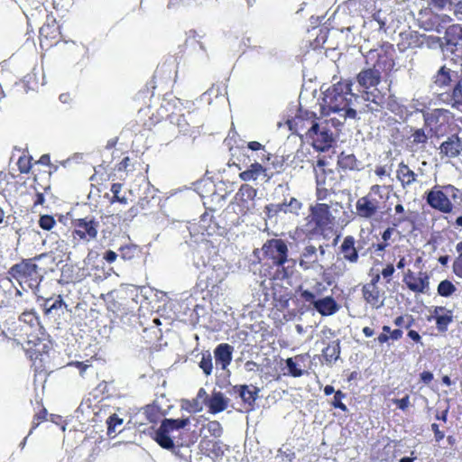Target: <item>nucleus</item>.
<instances>
[{"mask_svg": "<svg viewBox=\"0 0 462 462\" xmlns=\"http://www.w3.org/2000/svg\"><path fill=\"white\" fill-rule=\"evenodd\" d=\"M189 423V418L185 419H164L161 426L152 431L153 439L165 449H173L175 445L173 439L174 432L185 428Z\"/></svg>", "mask_w": 462, "mask_h": 462, "instance_id": "f257e3e1", "label": "nucleus"}, {"mask_svg": "<svg viewBox=\"0 0 462 462\" xmlns=\"http://www.w3.org/2000/svg\"><path fill=\"white\" fill-rule=\"evenodd\" d=\"M262 250L267 257L273 260L276 266H283L288 262V247L282 239L267 240Z\"/></svg>", "mask_w": 462, "mask_h": 462, "instance_id": "f03ea898", "label": "nucleus"}, {"mask_svg": "<svg viewBox=\"0 0 462 462\" xmlns=\"http://www.w3.org/2000/svg\"><path fill=\"white\" fill-rule=\"evenodd\" d=\"M72 225L74 226L73 234L80 239L90 241L97 238L99 222L93 217L75 219L72 221Z\"/></svg>", "mask_w": 462, "mask_h": 462, "instance_id": "7ed1b4c3", "label": "nucleus"}, {"mask_svg": "<svg viewBox=\"0 0 462 462\" xmlns=\"http://www.w3.org/2000/svg\"><path fill=\"white\" fill-rule=\"evenodd\" d=\"M346 96H337L335 102L337 107H328L329 111L337 113L344 121L346 118L356 119L357 116L356 110L353 107L357 97L355 95L348 97Z\"/></svg>", "mask_w": 462, "mask_h": 462, "instance_id": "20e7f679", "label": "nucleus"}, {"mask_svg": "<svg viewBox=\"0 0 462 462\" xmlns=\"http://www.w3.org/2000/svg\"><path fill=\"white\" fill-rule=\"evenodd\" d=\"M14 279L29 278L31 281L36 282L38 278V265L32 263L30 259L23 260L19 263L13 265L9 272Z\"/></svg>", "mask_w": 462, "mask_h": 462, "instance_id": "39448f33", "label": "nucleus"}, {"mask_svg": "<svg viewBox=\"0 0 462 462\" xmlns=\"http://www.w3.org/2000/svg\"><path fill=\"white\" fill-rule=\"evenodd\" d=\"M351 83L339 81L334 84L332 88H328L324 92L323 101L325 106L328 107H337V105L335 102L337 96L354 95L351 92Z\"/></svg>", "mask_w": 462, "mask_h": 462, "instance_id": "423d86ee", "label": "nucleus"}, {"mask_svg": "<svg viewBox=\"0 0 462 462\" xmlns=\"http://www.w3.org/2000/svg\"><path fill=\"white\" fill-rule=\"evenodd\" d=\"M426 200L432 208L438 209L443 213L452 211L453 205L447 194L442 190H436L435 189L430 190L427 193Z\"/></svg>", "mask_w": 462, "mask_h": 462, "instance_id": "0eeeda50", "label": "nucleus"}, {"mask_svg": "<svg viewBox=\"0 0 462 462\" xmlns=\"http://www.w3.org/2000/svg\"><path fill=\"white\" fill-rule=\"evenodd\" d=\"M220 282L219 273L215 269H209L200 273L197 285L201 291L207 290L212 295L213 293H218V284Z\"/></svg>", "mask_w": 462, "mask_h": 462, "instance_id": "6e6552de", "label": "nucleus"}, {"mask_svg": "<svg viewBox=\"0 0 462 462\" xmlns=\"http://www.w3.org/2000/svg\"><path fill=\"white\" fill-rule=\"evenodd\" d=\"M403 282L414 292L426 293L430 286L429 275L427 273L422 272H420L419 276L416 277L411 270H408L404 275Z\"/></svg>", "mask_w": 462, "mask_h": 462, "instance_id": "1a4fd4ad", "label": "nucleus"}, {"mask_svg": "<svg viewBox=\"0 0 462 462\" xmlns=\"http://www.w3.org/2000/svg\"><path fill=\"white\" fill-rule=\"evenodd\" d=\"M446 51L455 53L458 46L462 47V26L452 24L448 26L443 37Z\"/></svg>", "mask_w": 462, "mask_h": 462, "instance_id": "9d476101", "label": "nucleus"}, {"mask_svg": "<svg viewBox=\"0 0 462 462\" xmlns=\"http://www.w3.org/2000/svg\"><path fill=\"white\" fill-rule=\"evenodd\" d=\"M312 220L317 226L324 228L333 225L334 217L329 211V207L327 204L320 203L312 208Z\"/></svg>", "mask_w": 462, "mask_h": 462, "instance_id": "9b49d317", "label": "nucleus"}, {"mask_svg": "<svg viewBox=\"0 0 462 462\" xmlns=\"http://www.w3.org/2000/svg\"><path fill=\"white\" fill-rule=\"evenodd\" d=\"M461 152L462 140L458 137L457 134L450 135L439 146V153L448 158L458 157Z\"/></svg>", "mask_w": 462, "mask_h": 462, "instance_id": "f8f14e48", "label": "nucleus"}, {"mask_svg": "<svg viewBox=\"0 0 462 462\" xmlns=\"http://www.w3.org/2000/svg\"><path fill=\"white\" fill-rule=\"evenodd\" d=\"M234 393H237L245 404L248 405L249 411L254 409L255 400L258 398L260 389L254 385H236L233 387Z\"/></svg>", "mask_w": 462, "mask_h": 462, "instance_id": "ddd939ff", "label": "nucleus"}, {"mask_svg": "<svg viewBox=\"0 0 462 462\" xmlns=\"http://www.w3.org/2000/svg\"><path fill=\"white\" fill-rule=\"evenodd\" d=\"M319 261L317 246L307 244L300 253L299 265L303 270H310L314 267Z\"/></svg>", "mask_w": 462, "mask_h": 462, "instance_id": "4468645a", "label": "nucleus"}, {"mask_svg": "<svg viewBox=\"0 0 462 462\" xmlns=\"http://www.w3.org/2000/svg\"><path fill=\"white\" fill-rule=\"evenodd\" d=\"M459 75L460 71H454L443 66L437 72L434 83L440 88L454 86V84H457Z\"/></svg>", "mask_w": 462, "mask_h": 462, "instance_id": "2eb2a0df", "label": "nucleus"}, {"mask_svg": "<svg viewBox=\"0 0 462 462\" xmlns=\"http://www.w3.org/2000/svg\"><path fill=\"white\" fill-rule=\"evenodd\" d=\"M358 84L364 88L375 87L381 79V73L377 69L369 68L361 70L356 77Z\"/></svg>", "mask_w": 462, "mask_h": 462, "instance_id": "dca6fc26", "label": "nucleus"}, {"mask_svg": "<svg viewBox=\"0 0 462 462\" xmlns=\"http://www.w3.org/2000/svg\"><path fill=\"white\" fill-rule=\"evenodd\" d=\"M378 201L371 199L370 196L360 198L356 205L357 214L365 218L372 217L377 211Z\"/></svg>", "mask_w": 462, "mask_h": 462, "instance_id": "f3484780", "label": "nucleus"}, {"mask_svg": "<svg viewBox=\"0 0 462 462\" xmlns=\"http://www.w3.org/2000/svg\"><path fill=\"white\" fill-rule=\"evenodd\" d=\"M261 175L266 178V180H270L273 176V172H269L266 167L255 162L251 164L248 170L241 172L239 177L245 181H250L257 180Z\"/></svg>", "mask_w": 462, "mask_h": 462, "instance_id": "a211bd4d", "label": "nucleus"}, {"mask_svg": "<svg viewBox=\"0 0 462 462\" xmlns=\"http://www.w3.org/2000/svg\"><path fill=\"white\" fill-rule=\"evenodd\" d=\"M234 347L226 343L218 345L215 351L216 365H221L223 370L226 369L232 361V354Z\"/></svg>", "mask_w": 462, "mask_h": 462, "instance_id": "6ab92c4d", "label": "nucleus"}, {"mask_svg": "<svg viewBox=\"0 0 462 462\" xmlns=\"http://www.w3.org/2000/svg\"><path fill=\"white\" fill-rule=\"evenodd\" d=\"M355 238L352 236H347L344 238V241L339 247V252L343 254V258L352 263H357L359 258L358 251L355 246Z\"/></svg>", "mask_w": 462, "mask_h": 462, "instance_id": "aec40b11", "label": "nucleus"}, {"mask_svg": "<svg viewBox=\"0 0 462 462\" xmlns=\"http://www.w3.org/2000/svg\"><path fill=\"white\" fill-rule=\"evenodd\" d=\"M314 309L322 316H328L336 313L339 306L332 297L328 296L314 301Z\"/></svg>", "mask_w": 462, "mask_h": 462, "instance_id": "412c9836", "label": "nucleus"}, {"mask_svg": "<svg viewBox=\"0 0 462 462\" xmlns=\"http://www.w3.org/2000/svg\"><path fill=\"white\" fill-rule=\"evenodd\" d=\"M170 124L171 127H176L179 130V133L183 135H192L195 132V127L190 126L189 120L184 115L170 116Z\"/></svg>", "mask_w": 462, "mask_h": 462, "instance_id": "4be33fe9", "label": "nucleus"}, {"mask_svg": "<svg viewBox=\"0 0 462 462\" xmlns=\"http://www.w3.org/2000/svg\"><path fill=\"white\" fill-rule=\"evenodd\" d=\"M229 399L226 398L221 392H214L207 400V405L211 413H217L227 408Z\"/></svg>", "mask_w": 462, "mask_h": 462, "instance_id": "5701e85b", "label": "nucleus"}, {"mask_svg": "<svg viewBox=\"0 0 462 462\" xmlns=\"http://www.w3.org/2000/svg\"><path fill=\"white\" fill-rule=\"evenodd\" d=\"M362 291L365 300L374 308L379 309L383 306V300L379 301L380 291L374 282L365 285Z\"/></svg>", "mask_w": 462, "mask_h": 462, "instance_id": "b1692460", "label": "nucleus"}, {"mask_svg": "<svg viewBox=\"0 0 462 462\" xmlns=\"http://www.w3.org/2000/svg\"><path fill=\"white\" fill-rule=\"evenodd\" d=\"M337 165L343 170L360 171L361 162L357 161L353 153L342 152L337 157Z\"/></svg>", "mask_w": 462, "mask_h": 462, "instance_id": "393cba45", "label": "nucleus"}, {"mask_svg": "<svg viewBox=\"0 0 462 462\" xmlns=\"http://www.w3.org/2000/svg\"><path fill=\"white\" fill-rule=\"evenodd\" d=\"M322 355L328 364L336 362L340 356V341L339 339L334 340L327 345L322 350Z\"/></svg>", "mask_w": 462, "mask_h": 462, "instance_id": "a878e982", "label": "nucleus"}, {"mask_svg": "<svg viewBox=\"0 0 462 462\" xmlns=\"http://www.w3.org/2000/svg\"><path fill=\"white\" fill-rule=\"evenodd\" d=\"M332 142H333L332 133L328 129L324 127L321 129V131L319 132V134L318 135L317 139L315 140L314 147L317 150L325 152L331 146Z\"/></svg>", "mask_w": 462, "mask_h": 462, "instance_id": "bb28decb", "label": "nucleus"}, {"mask_svg": "<svg viewBox=\"0 0 462 462\" xmlns=\"http://www.w3.org/2000/svg\"><path fill=\"white\" fill-rule=\"evenodd\" d=\"M277 206L281 208V216L288 213L297 215L301 208V203L291 197L289 199H284L282 202L277 203Z\"/></svg>", "mask_w": 462, "mask_h": 462, "instance_id": "cd10ccee", "label": "nucleus"}, {"mask_svg": "<svg viewBox=\"0 0 462 462\" xmlns=\"http://www.w3.org/2000/svg\"><path fill=\"white\" fill-rule=\"evenodd\" d=\"M397 178L402 181V185H411L416 180V174L403 162L400 163L397 171Z\"/></svg>", "mask_w": 462, "mask_h": 462, "instance_id": "c85d7f7f", "label": "nucleus"}, {"mask_svg": "<svg viewBox=\"0 0 462 462\" xmlns=\"http://www.w3.org/2000/svg\"><path fill=\"white\" fill-rule=\"evenodd\" d=\"M199 447L201 450L207 455L213 454L218 457L219 454L221 453L219 442L209 439L207 437L202 438V439L199 442Z\"/></svg>", "mask_w": 462, "mask_h": 462, "instance_id": "c756f323", "label": "nucleus"}, {"mask_svg": "<svg viewBox=\"0 0 462 462\" xmlns=\"http://www.w3.org/2000/svg\"><path fill=\"white\" fill-rule=\"evenodd\" d=\"M40 40L41 44L42 45L43 39L44 40H57L60 35V27H49L48 25H42L40 28Z\"/></svg>", "mask_w": 462, "mask_h": 462, "instance_id": "7c9ffc66", "label": "nucleus"}, {"mask_svg": "<svg viewBox=\"0 0 462 462\" xmlns=\"http://www.w3.org/2000/svg\"><path fill=\"white\" fill-rule=\"evenodd\" d=\"M207 400H208L207 392L204 388H200L197 397L190 402V407L194 411H200L203 409V404L207 405Z\"/></svg>", "mask_w": 462, "mask_h": 462, "instance_id": "2f4dec72", "label": "nucleus"}, {"mask_svg": "<svg viewBox=\"0 0 462 462\" xmlns=\"http://www.w3.org/2000/svg\"><path fill=\"white\" fill-rule=\"evenodd\" d=\"M447 314L438 315L436 317L437 328L439 332H446L448 326L453 321V317L450 310H447Z\"/></svg>", "mask_w": 462, "mask_h": 462, "instance_id": "473e14b6", "label": "nucleus"}, {"mask_svg": "<svg viewBox=\"0 0 462 462\" xmlns=\"http://www.w3.org/2000/svg\"><path fill=\"white\" fill-rule=\"evenodd\" d=\"M456 290L455 285L448 280L441 281L438 286V293L442 297H449Z\"/></svg>", "mask_w": 462, "mask_h": 462, "instance_id": "72a5a7b5", "label": "nucleus"}, {"mask_svg": "<svg viewBox=\"0 0 462 462\" xmlns=\"http://www.w3.org/2000/svg\"><path fill=\"white\" fill-rule=\"evenodd\" d=\"M384 106L388 110L394 113L395 115H400L402 113V106L399 104L397 98L393 95L388 96L385 101H383V106Z\"/></svg>", "mask_w": 462, "mask_h": 462, "instance_id": "f704fd0d", "label": "nucleus"}, {"mask_svg": "<svg viewBox=\"0 0 462 462\" xmlns=\"http://www.w3.org/2000/svg\"><path fill=\"white\" fill-rule=\"evenodd\" d=\"M199 365L207 376L211 374L213 363L211 354L208 351L202 354V358Z\"/></svg>", "mask_w": 462, "mask_h": 462, "instance_id": "c9c22d12", "label": "nucleus"}, {"mask_svg": "<svg viewBox=\"0 0 462 462\" xmlns=\"http://www.w3.org/2000/svg\"><path fill=\"white\" fill-rule=\"evenodd\" d=\"M451 98L454 100L455 104L462 105V70L460 71L457 84H454L452 88Z\"/></svg>", "mask_w": 462, "mask_h": 462, "instance_id": "e433bc0d", "label": "nucleus"}, {"mask_svg": "<svg viewBox=\"0 0 462 462\" xmlns=\"http://www.w3.org/2000/svg\"><path fill=\"white\" fill-rule=\"evenodd\" d=\"M264 213L270 221L277 223L278 217H281V208L277 203L269 204L264 208Z\"/></svg>", "mask_w": 462, "mask_h": 462, "instance_id": "4c0bfd02", "label": "nucleus"}, {"mask_svg": "<svg viewBox=\"0 0 462 462\" xmlns=\"http://www.w3.org/2000/svg\"><path fill=\"white\" fill-rule=\"evenodd\" d=\"M370 95L373 96L374 98L371 100L369 104L365 106V111L371 113L382 112V109L383 108V97H379L377 100L375 99L376 96H374L373 93H371Z\"/></svg>", "mask_w": 462, "mask_h": 462, "instance_id": "58836bf2", "label": "nucleus"}, {"mask_svg": "<svg viewBox=\"0 0 462 462\" xmlns=\"http://www.w3.org/2000/svg\"><path fill=\"white\" fill-rule=\"evenodd\" d=\"M238 195L241 196L243 200H253L256 196V189L247 184H244L239 189Z\"/></svg>", "mask_w": 462, "mask_h": 462, "instance_id": "ea45409f", "label": "nucleus"}, {"mask_svg": "<svg viewBox=\"0 0 462 462\" xmlns=\"http://www.w3.org/2000/svg\"><path fill=\"white\" fill-rule=\"evenodd\" d=\"M377 65L379 67L383 65L384 70H392L394 67V60L393 57L389 56L387 53H384L383 55L379 54Z\"/></svg>", "mask_w": 462, "mask_h": 462, "instance_id": "a19ab883", "label": "nucleus"}, {"mask_svg": "<svg viewBox=\"0 0 462 462\" xmlns=\"http://www.w3.org/2000/svg\"><path fill=\"white\" fill-rule=\"evenodd\" d=\"M107 434L111 436L113 433H116L117 426L123 424V420L118 418L116 414L110 416L107 419Z\"/></svg>", "mask_w": 462, "mask_h": 462, "instance_id": "79ce46f5", "label": "nucleus"}, {"mask_svg": "<svg viewBox=\"0 0 462 462\" xmlns=\"http://www.w3.org/2000/svg\"><path fill=\"white\" fill-rule=\"evenodd\" d=\"M205 429L208 430L209 434L215 438H219L222 435L223 429L220 425V423L217 420L209 421L206 426Z\"/></svg>", "mask_w": 462, "mask_h": 462, "instance_id": "37998d69", "label": "nucleus"}, {"mask_svg": "<svg viewBox=\"0 0 462 462\" xmlns=\"http://www.w3.org/2000/svg\"><path fill=\"white\" fill-rule=\"evenodd\" d=\"M413 144H425L428 141V135L425 134L423 129H417L411 134Z\"/></svg>", "mask_w": 462, "mask_h": 462, "instance_id": "c03bdc74", "label": "nucleus"}, {"mask_svg": "<svg viewBox=\"0 0 462 462\" xmlns=\"http://www.w3.org/2000/svg\"><path fill=\"white\" fill-rule=\"evenodd\" d=\"M122 189V184L120 183H114L111 187V192L114 194L113 199H111V202L118 201L123 204L127 203V199L125 197H120L118 196V193H120Z\"/></svg>", "mask_w": 462, "mask_h": 462, "instance_id": "a18cd8bd", "label": "nucleus"}, {"mask_svg": "<svg viewBox=\"0 0 462 462\" xmlns=\"http://www.w3.org/2000/svg\"><path fill=\"white\" fill-rule=\"evenodd\" d=\"M135 252L136 247L134 245H125L120 247V256L124 260H130L134 258Z\"/></svg>", "mask_w": 462, "mask_h": 462, "instance_id": "49530a36", "label": "nucleus"}, {"mask_svg": "<svg viewBox=\"0 0 462 462\" xmlns=\"http://www.w3.org/2000/svg\"><path fill=\"white\" fill-rule=\"evenodd\" d=\"M39 225L44 230H51L55 225V220L51 216L43 215L40 217Z\"/></svg>", "mask_w": 462, "mask_h": 462, "instance_id": "de8ad7c7", "label": "nucleus"}, {"mask_svg": "<svg viewBox=\"0 0 462 462\" xmlns=\"http://www.w3.org/2000/svg\"><path fill=\"white\" fill-rule=\"evenodd\" d=\"M19 320L29 324L30 326H33L35 322H37V317L35 312L33 311H23L19 316Z\"/></svg>", "mask_w": 462, "mask_h": 462, "instance_id": "09e8293b", "label": "nucleus"}, {"mask_svg": "<svg viewBox=\"0 0 462 462\" xmlns=\"http://www.w3.org/2000/svg\"><path fill=\"white\" fill-rule=\"evenodd\" d=\"M424 39L426 40L428 47H434L438 45L441 48L442 51H446L445 42L443 38L429 36L427 38L424 37Z\"/></svg>", "mask_w": 462, "mask_h": 462, "instance_id": "8fccbe9b", "label": "nucleus"}, {"mask_svg": "<svg viewBox=\"0 0 462 462\" xmlns=\"http://www.w3.org/2000/svg\"><path fill=\"white\" fill-rule=\"evenodd\" d=\"M286 365L289 370V373L292 376L300 377L302 375V374H303L302 370L297 367V364L292 360V358L287 359Z\"/></svg>", "mask_w": 462, "mask_h": 462, "instance_id": "3c124183", "label": "nucleus"}, {"mask_svg": "<svg viewBox=\"0 0 462 462\" xmlns=\"http://www.w3.org/2000/svg\"><path fill=\"white\" fill-rule=\"evenodd\" d=\"M345 397V393L341 391H337L334 395V399L332 401V405L335 408H338L344 411L347 410L346 406L341 402L342 398Z\"/></svg>", "mask_w": 462, "mask_h": 462, "instance_id": "603ef678", "label": "nucleus"}, {"mask_svg": "<svg viewBox=\"0 0 462 462\" xmlns=\"http://www.w3.org/2000/svg\"><path fill=\"white\" fill-rule=\"evenodd\" d=\"M51 300H48L45 302L46 313H51L52 310L61 308L62 305L64 304V302H63V300H62V299L60 297H59L58 299H56L52 302H51Z\"/></svg>", "mask_w": 462, "mask_h": 462, "instance_id": "864d4df0", "label": "nucleus"}, {"mask_svg": "<svg viewBox=\"0 0 462 462\" xmlns=\"http://www.w3.org/2000/svg\"><path fill=\"white\" fill-rule=\"evenodd\" d=\"M444 189V192L447 194V196H450L454 200L460 198V191L455 188L454 186L452 185H447V186H444L443 187Z\"/></svg>", "mask_w": 462, "mask_h": 462, "instance_id": "5fc2aeb1", "label": "nucleus"}, {"mask_svg": "<svg viewBox=\"0 0 462 462\" xmlns=\"http://www.w3.org/2000/svg\"><path fill=\"white\" fill-rule=\"evenodd\" d=\"M431 2L433 6L439 10L449 8L453 5L452 0H431Z\"/></svg>", "mask_w": 462, "mask_h": 462, "instance_id": "6e6d98bb", "label": "nucleus"}, {"mask_svg": "<svg viewBox=\"0 0 462 462\" xmlns=\"http://www.w3.org/2000/svg\"><path fill=\"white\" fill-rule=\"evenodd\" d=\"M452 269L457 277L462 278V257H457L455 259Z\"/></svg>", "mask_w": 462, "mask_h": 462, "instance_id": "4d7b16f0", "label": "nucleus"}, {"mask_svg": "<svg viewBox=\"0 0 462 462\" xmlns=\"http://www.w3.org/2000/svg\"><path fill=\"white\" fill-rule=\"evenodd\" d=\"M117 256H118V254L116 252H114L112 250H108V251H106L104 254L103 258L107 263H114L116 260Z\"/></svg>", "mask_w": 462, "mask_h": 462, "instance_id": "13d9d810", "label": "nucleus"}, {"mask_svg": "<svg viewBox=\"0 0 462 462\" xmlns=\"http://www.w3.org/2000/svg\"><path fill=\"white\" fill-rule=\"evenodd\" d=\"M301 297L302 299L305 300V301H308V302H310L313 306H314V301H316L317 300H315V295L313 292L310 291H304L301 292Z\"/></svg>", "mask_w": 462, "mask_h": 462, "instance_id": "bf43d9fd", "label": "nucleus"}, {"mask_svg": "<svg viewBox=\"0 0 462 462\" xmlns=\"http://www.w3.org/2000/svg\"><path fill=\"white\" fill-rule=\"evenodd\" d=\"M397 406L399 409L401 410H405L409 404H410V400H409V396L406 395L405 397L402 398V399H397L395 401Z\"/></svg>", "mask_w": 462, "mask_h": 462, "instance_id": "052dcab7", "label": "nucleus"}, {"mask_svg": "<svg viewBox=\"0 0 462 462\" xmlns=\"http://www.w3.org/2000/svg\"><path fill=\"white\" fill-rule=\"evenodd\" d=\"M431 430L434 432L436 441H440L441 439H444V433L439 430L438 424H431Z\"/></svg>", "mask_w": 462, "mask_h": 462, "instance_id": "680f3d73", "label": "nucleus"}, {"mask_svg": "<svg viewBox=\"0 0 462 462\" xmlns=\"http://www.w3.org/2000/svg\"><path fill=\"white\" fill-rule=\"evenodd\" d=\"M394 273V267L393 264H388L383 271L382 275L383 278H389Z\"/></svg>", "mask_w": 462, "mask_h": 462, "instance_id": "e2e57ef3", "label": "nucleus"}, {"mask_svg": "<svg viewBox=\"0 0 462 462\" xmlns=\"http://www.w3.org/2000/svg\"><path fill=\"white\" fill-rule=\"evenodd\" d=\"M420 379L425 383H430L433 379V374L430 372L424 371L420 374Z\"/></svg>", "mask_w": 462, "mask_h": 462, "instance_id": "0e129e2a", "label": "nucleus"}, {"mask_svg": "<svg viewBox=\"0 0 462 462\" xmlns=\"http://www.w3.org/2000/svg\"><path fill=\"white\" fill-rule=\"evenodd\" d=\"M320 131H321V129H320V126L319 125V124L313 123V125H311V127L309 130V135L310 137H313L314 134L318 136L319 134Z\"/></svg>", "mask_w": 462, "mask_h": 462, "instance_id": "69168bd1", "label": "nucleus"}, {"mask_svg": "<svg viewBox=\"0 0 462 462\" xmlns=\"http://www.w3.org/2000/svg\"><path fill=\"white\" fill-rule=\"evenodd\" d=\"M390 338L393 340H398L402 337V330L401 329H394L391 332V335L389 336Z\"/></svg>", "mask_w": 462, "mask_h": 462, "instance_id": "338daca9", "label": "nucleus"}, {"mask_svg": "<svg viewBox=\"0 0 462 462\" xmlns=\"http://www.w3.org/2000/svg\"><path fill=\"white\" fill-rule=\"evenodd\" d=\"M393 232V228L392 227H388L387 229H385L382 235V238L383 239V241H388L391 238Z\"/></svg>", "mask_w": 462, "mask_h": 462, "instance_id": "774afa93", "label": "nucleus"}]
</instances>
